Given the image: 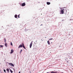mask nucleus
Segmentation results:
<instances>
[{
    "label": "nucleus",
    "instance_id": "1",
    "mask_svg": "<svg viewBox=\"0 0 73 73\" xmlns=\"http://www.w3.org/2000/svg\"><path fill=\"white\" fill-rule=\"evenodd\" d=\"M65 11L64 10V9H63V10H61L60 11V12L61 14H64V12Z\"/></svg>",
    "mask_w": 73,
    "mask_h": 73
},
{
    "label": "nucleus",
    "instance_id": "2",
    "mask_svg": "<svg viewBox=\"0 0 73 73\" xmlns=\"http://www.w3.org/2000/svg\"><path fill=\"white\" fill-rule=\"evenodd\" d=\"M9 65H10L11 66H12L13 67L14 66V65L12 63H9Z\"/></svg>",
    "mask_w": 73,
    "mask_h": 73
},
{
    "label": "nucleus",
    "instance_id": "3",
    "mask_svg": "<svg viewBox=\"0 0 73 73\" xmlns=\"http://www.w3.org/2000/svg\"><path fill=\"white\" fill-rule=\"evenodd\" d=\"M32 46V42H31V44H30V48H31V47Z\"/></svg>",
    "mask_w": 73,
    "mask_h": 73
},
{
    "label": "nucleus",
    "instance_id": "4",
    "mask_svg": "<svg viewBox=\"0 0 73 73\" xmlns=\"http://www.w3.org/2000/svg\"><path fill=\"white\" fill-rule=\"evenodd\" d=\"M22 44L23 45V48H24V49H25L26 48H25V47L24 46V43H22Z\"/></svg>",
    "mask_w": 73,
    "mask_h": 73
},
{
    "label": "nucleus",
    "instance_id": "5",
    "mask_svg": "<svg viewBox=\"0 0 73 73\" xmlns=\"http://www.w3.org/2000/svg\"><path fill=\"white\" fill-rule=\"evenodd\" d=\"M23 47V44H20L18 47V48H22Z\"/></svg>",
    "mask_w": 73,
    "mask_h": 73
},
{
    "label": "nucleus",
    "instance_id": "6",
    "mask_svg": "<svg viewBox=\"0 0 73 73\" xmlns=\"http://www.w3.org/2000/svg\"><path fill=\"white\" fill-rule=\"evenodd\" d=\"M13 53V50L11 49V54H12V53Z\"/></svg>",
    "mask_w": 73,
    "mask_h": 73
},
{
    "label": "nucleus",
    "instance_id": "7",
    "mask_svg": "<svg viewBox=\"0 0 73 73\" xmlns=\"http://www.w3.org/2000/svg\"><path fill=\"white\" fill-rule=\"evenodd\" d=\"M25 5V3H23L22 4V6L23 7H24Z\"/></svg>",
    "mask_w": 73,
    "mask_h": 73
},
{
    "label": "nucleus",
    "instance_id": "8",
    "mask_svg": "<svg viewBox=\"0 0 73 73\" xmlns=\"http://www.w3.org/2000/svg\"><path fill=\"white\" fill-rule=\"evenodd\" d=\"M47 5H50V3L49 2H47Z\"/></svg>",
    "mask_w": 73,
    "mask_h": 73
},
{
    "label": "nucleus",
    "instance_id": "9",
    "mask_svg": "<svg viewBox=\"0 0 73 73\" xmlns=\"http://www.w3.org/2000/svg\"><path fill=\"white\" fill-rule=\"evenodd\" d=\"M5 46H6V47H7V45H8V44H7V43L6 42V43H5Z\"/></svg>",
    "mask_w": 73,
    "mask_h": 73
},
{
    "label": "nucleus",
    "instance_id": "10",
    "mask_svg": "<svg viewBox=\"0 0 73 73\" xmlns=\"http://www.w3.org/2000/svg\"><path fill=\"white\" fill-rule=\"evenodd\" d=\"M6 70H7V72H8L9 73V69H8V68Z\"/></svg>",
    "mask_w": 73,
    "mask_h": 73
},
{
    "label": "nucleus",
    "instance_id": "11",
    "mask_svg": "<svg viewBox=\"0 0 73 73\" xmlns=\"http://www.w3.org/2000/svg\"><path fill=\"white\" fill-rule=\"evenodd\" d=\"M47 43L48 45H50V42H49V40H48L47 41Z\"/></svg>",
    "mask_w": 73,
    "mask_h": 73
},
{
    "label": "nucleus",
    "instance_id": "12",
    "mask_svg": "<svg viewBox=\"0 0 73 73\" xmlns=\"http://www.w3.org/2000/svg\"><path fill=\"white\" fill-rule=\"evenodd\" d=\"M15 18H17V15H15Z\"/></svg>",
    "mask_w": 73,
    "mask_h": 73
},
{
    "label": "nucleus",
    "instance_id": "13",
    "mask_svg": "<svg viewBox=\"0 0 73 73\" xmlns=\"http://www.w3.org/2000/svg\"><path fill=\"white\" fill-rule=\"evenodd\" d=\"M10 70L11 73H13V71H12V70H11V69H10Z\"/></svg>",
    "mask_w": 73,
    "mask_h": 73
},
{
    "label": "nucleus",
    "instance_id": "14",
    "mask_svg": "<svg viewBox=\"0 0 73 73\" xmlns=\"http://www.w3.org/2000/svg\"><path fill=\"white\" fill-rule=\"evenodd\" d=\"M11 45H12V46H13V44H12V42H11Z\"/></svg>",
    "mask_w": 73,
    "mask_h": 73
},
{
    "label": "nucleus",
    "instance_id": "15",
    "mask_svg": "<svg viewBox=\"0 0 73 73\" xmlns=\"http://www.w3.org/2000/svg\"><path fill=\"white\" fill-rule=\"evenodd\" d=\"M22 51H23V50H21L20 51V53H21V52H22Z\"/></svg>",
    "mask_w": 73,
    "mask_h": 73
},
{
    "label": "nucleus",
    "instance_id": "16",
    "mask_svg": "<svg viewBox=\"0 0 73 73\" xmlns=\"http://www.w3.org/2000/svg\"><path fill=\"white\" fill-rule=\"evenodd\" d=\"M4 40H5V41H5V42H6V39H5V38H4Z\"/></svg>",
    "mask_w": 73,
    "mask_h": 73
},
{
    "label": "nucleus",
    "instance_id": "17",
    "mask_svg": "<svg viewBox=\"0 0 73 73\" xmlns=\"http://www.w3.org/2000/svg\"><path fill=\"white\" fill-rule=\"evenodd\" d=\"M18 18H20V15H18Z\"/></svg>",
    "mask_w": 73,
    "mask_h": 73
},
{
    "label": "nucleus",
    "instance_id": "18",
    "mask_svg": "<svg viewBox=\"0 0 73 73\" xmlns=\"http://www.w3.org/2000/svg\"><path fill=\"white\" fill-rule=\"evenodd\" d=\"M53 38H51L49 39V40H53Z\"/></svg>",
    "mask_w": 73,
    "mask_h": 73
},
{
    "label": "nucleus",
    "instance_id": "19",
    "mask_svg": "<svg viewBox=\"0 0 73 73\" xmlns=\"http://www.w3.org/2000/svg\"><path fill=\"white\" fill-rule=\"evenodd\" d=\"M50 73H56V72H51Z\"/></svg>",
    "mask_w": 73,
    "mask_h": 73
},
{
    "label": "nucleus",
    "instance_id": "20",
    "mask_svg": "<svg viewBox=\"0 0 73 73\" xmlns=\"http://www.w3.org/2000/svg\"><path fill=\"white\" fill-rule=\"evenodd\" d=\"M3 70H4V72H6V70H4V69Z\"/></svg>",
    "mask_w": 73,
    "mask_h": 73
},
{
    "label": "nucleus",
    "instance_id": "21",
    "mask_svg": "<svg viewBox=\"0 0 73 73\" xmlns=\"http://www.w3.org/2000/svg\"><path fill=\"white\" fill-rule=\"evenodd\" d=\"M3 45H0V47H3Z\"/></svg>",
    "mask_w": 73,
    "mask_h": 73
},
{
    "label": "nucleus",
    "instance_id": "22",
    "mask_svg": "<svg viewBox=\"0 0 73 73\" xmlns=\"http://www.w3.org/2000/svg\"><path fill=\"white\" fill-rule=\"evenodd\" d=\"M65 11H66V12H67V11H66V9L65 10Z\"/></svg>",
    "mask_w": 73,
    "mask_h": 73
},
{
    "label": "nucleus",
    "instance_id": "23",
    "mask_svg": "<svg viewBox=\"0 0 73 73\" xmlns=\"http://www.w3.org/2000/svg\"><path fill=\"white\" fill-rule=\"evenodd\" d=\"M41 25H42V24L40 26H41Z\"/></svg>",
    "mask_w": 73,
    "mask_h": 73
},
{
    "label": "nucleus",
    "instance_id": "24",
    "mask_svg": "<svg viewBox=\"0 0 73 73\" xmlns=\"http://www.w3.org/2000/svg\"><path fill=\"white\" fill-rule=\"evenodd\" d=\"M19 73H20V71L19 72Z\"/></svg>",
    "mask_w": 73,
    "mask_h": 73
},
{
    "label": "nucleus",
    "instance_id": "25",
    "mask_svg": "<svg viewBox=\"0 0 73 73\" xmlns=\"http://www.w3.org/2000/svg\"><path fill=\"white\" fill-rule=\"evenodd\" d=\"M45 38H46V37H45Z\"/></svg>",
    "mask_w": 73,
    "mask_h": 73
},
{
    "label": "nucleus",
    "instance_id": "26",
    "mask_svg": "<svg viewBox=\"0 0 73 73\" xmlns=\"http://www.w3.org/2000/svg\"><path fill=\"white\" fill-rule=\"evenodd\" d=\"M46 73H48V72H47Z\"/></svg>",
    "mask_w": 73,
    "mask_h": 73
},
{
    "label": "nucleus",
    "instance_id": "27",
    "mask_svg": "<svg viewBox=\"0 0 73 73\" xmlns=\"http://www.w3.org/2000/svg\"><path fill=\"white\" fill-rule=\"evenodd\" d=\"M52 43V42H51V44Z\"/></svg>",
    "mask_w": 73,
    "mask_h": 73
}]
</instances>
